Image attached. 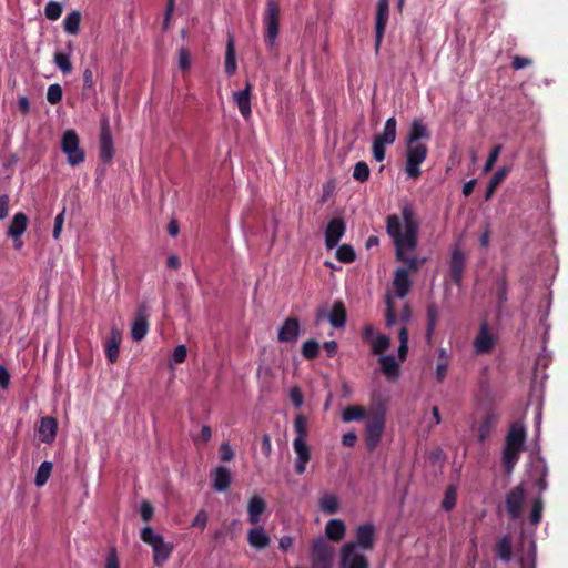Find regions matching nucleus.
<instances>
[{
    "label": "nucleus",
    "instance_id": "3",
    "mask_svg": "<svg viewBox=\"0 0 568 568\" xmlns=\"http://www.w3.org/2000/svg\"><path fill=\"white\" fill-rule=\"evenodd\" d=\"M526 439V429L521 423L511 425L507 438L506 447L504 450V466L508 474H510L519 459V455L524 449Z\"/></svg>",
    "mask_w": 568,
    "mask_h": 568
},
{
    "label": "nucleus",
    "instance_id": "44",
    "mask_svg": "<svg viewBox=\"0 0 568 568\" xmlns=\"http://www.w3.org/2000/svg\"><path fill=\"white\" fill-rule=\"evenodd\" d=\"M353 176L355 180L359 182H365L369 178V168L365 162L356 163L353 172Z\"/></svg>",
    "mask_w": 568,
    "mask_h": 568
},
{
    "label": "nucleus",
    "instance_id": "48",
    "mask_svg": "<svg viewBox=\"0 0 568 568\" xmlns=\"http://www.w3.org/2000/svg\"><path fill=\"white\" fill-rule=\"evenodd\" d=\"M456 504V490L450 487L447 489L445 497L443 499V507L445 510H450L455 507Z\"/></svg>",
    "mask_w": 568,
    "mask_h": 568
},
{
    "label": "nucleus",
    "instance_id": "51",
    "mask_svg": "<svg viewBox=\"0 0 568 568\" xmlns=\"http://www.w3.org/2000/svg\"><path fill=\"white\" fill-rule=\"evenodd\" d=\"M207 520H209L207 514L205 510L202 509V510L197 511L194 520L192 521V526L199 527L201 530H204L207 525Z\"/></svg>",
    "mask_w": 568,
    "mask_h": 568
},
{
    "label": "nucleus",
    "instance_id": "17",
    "mask_svg": "<svg viewBox=\"0 0 568 568\" xmlns=\"http://www.w3.org/2000/svg\"><path fill=\"white\" fill-rule=\"evenodd\" d=\"M495 343L494 334L490 332L488 325L481 324L478 335L474 341V351L476 354L489 353Z\"/></svg>",
    "mask_w": 568,
    "mask_h": 568
},
{
    "label": "nucleus",
    "instance_id": "42",
    "mask_svg": "<svg viewBox=\"0 0 568 568\" xmlns=\"http://www.w3.org/2000/svg\"><path fill=\"white\" fill-rule=\"evenodd\" d=\"M62 13V6L57 1H49L44 8V14L45 17L51 20L55 21L61 17Z\"/></svg>",
    "mask_w": 568,
    "mask_h": 568
},
{
    "label": "nucleus",
    "instance_id": "12",
    "mask_svg": "<svg viewBox=\"0 0 568 568\" xmlns=\"http://www.w3.org/2000/svg\"><path fill=\"white\" fill-rule=\"evenodd\" d=\"M376 529L373 524H363L357 527L355 540H349L346 544H353L359 550L365 552L372 551L375 547Z\"/></svg>",
    "mask_w": 568,
    "mask_h": 568
},
{
    "label": "nucleus",
    "instance_id": "30",
    "mask_svg": "<svg viewBox=\"0 0 568 568\" xmlns=\"http://www.w3.org/2000/svg\"><path fill=\"white\" fill-rule=\"evenodd\" d=\"M394 288L398 297L403 298L409 292L410 280L408 273L404 268H399L395 273Z\"/></svg>",
    "mask_w": 568,
    "mask_h": 568
},
{
    "label": "nucleus",
    "instance_id": "62",
    "mask_svg": "<svg viewBox=\"0 0 568 568\" xmlns=\"http://www.w3.org/2000/svg\"><path fill=\"white\" fill-rule=\"evenodd\" d=\"M9 383H10V374L4 366L0 365V386L2 388H7Z\"/></svg>",
    "mask_w": 568,
    "mask_h": 568
},
{
    "label": "nucleus",
    "instance_id": "2",
    "mask_svg": "<svg viewBox=\"0 0 568 568\" xmlns=\"http://www.w3.org/2000/svg\"><path fill=\"white\" fill-rule=\"evenodd\" d=\"M427 126L418 119L412 121L406 141L405 172L410 179L420 176V164L426 160L428 148L422 140H428Z\"/></svg>",
    "mask_w": 568,
    "mask_h": 568
},
{
    "label": "nucleus",
    "instance_id": "4",
    "mask_svg": "<svg viewBox=\"0 0 568 568\" xmlns=\"http://www.w3.org/2000/svg\"><path fill=\"white\" fill-rule=\"evenodd\" d=\"M140 538L152 548L153 562L158 567L165 564L174 550V545L165 541L164 537L150 526L141 530Z\"/></svg>",
    "mask_w": 568,
    "mask_h": 568
},
{
    "label": "nucleus",
    "instance_id": "10",
    "mask_svg": "<svg viewBox=\"0 0 568 568\" xmlns=\"http://www.w3.org/2000/svg\"><path fill=\"white\" fill-rule=\"evenodd\" d=\"M334 547L324 538H318L311 546L312 568H332Z\"/></svg>",
    "mask_w": 568,
    "mask_h": 568
},
{
    "label": "nucleus",
    "instance_id": "8",
    "mask_svg": "<svg viewBox=\"0 0 568 568\" xmlns=\"http://www.w3.org/2000/svg\"><path fill=\"white\" fill-rule=\"evenodd\" d=\"M280 13V3L276 0H267L263 24L265 27V40L270 47L274 45L278 34Z\"/></svg>",
    "mask_w": 568,
    "mask_h": 568
},
{
    "label": "nucleus",
    "instance_id": "24",
    "mask_svg": "<svg viewBox=\"0 0 568 568\" xmlns=\"http://www.w3.org/2000/svg\"><path fill=\"white\" fill-rule=\"evenodd\" d=\"M224 69L225 73L230 77L234 75L237 70L235 41L231 33L227 34Z\"/></svg>",
    "mask_w": 568,
    "mask_h": 568
},
{
    "label": "nucleus",
    "instance_id": "35",
    "mask_svg": "<svg viewBox=\"0 0 568 568\" xmlns=\"http://www.w3.org/2000/svg\"><path fill=\"white\" fill-rule=\"evenodd\" d=\"M294 432L296 437L294 440H306L308 435V420L303 414H298L294 418Z\"/></svg>",
    "mask_w": 568,
    "mask_h": 568
},
{
    "label": "nucleus",
    "instance_id": "18",
    "mask_svg": "<svg viewBox=\"0 0 568 568\" xmlns=\"http://www.w3.org/2000/svg\"><path fill=\"white\" fill-rule=\"evenodd\" d=\"M345 223L342 219H333L325 231V244L328 248H333L337 245L339 240L345 233Z\"/></svg>",
    "mask_w": 568,
    "mask_h": 568
},
{
    "label": "nucleus",
    "instance_id": "41",
    "mask_svg": "<svg viewBox=\"0 0 568 568\" xmlns=\"http://www.w3.org/2000/svg\"><path fill=\"white\" fill-rule=\"evenodd\" d=\"M336 258L342 263H351L355 260V252L349 245H341L336 250Z\"/></svg>",
    "mask_w": 568,
    "mask_h": 568
},
{
    "label": "nucleus",
    "instance_id": "38",
    "mask_svg": "<svg viewBox=\"0 0 568 568\" xmlns=\"http://www.w3.org/2000/svg\"><path fill=\"white\" fill-rule=\"evenodd\" d=\"M53 465L51 462H43L36 474L34 484L38 487H42L47 484L48 479L51 476Z\"/></svg>",
    "mask_w": 568,
    "mask_h": 568
},
{
    "label": "nucleus",
    "instance_id": "61",
    "mask_svg": "<svg viewBox=\"0 0 568 568\" xmlns=\"http://www.w3.org/2000/svg\"><path fill=\"white\" fill-rule=\"evenodd\" d=\"M357 442V435L353 432L345 433L342 436V444L347 447H353Z\"/></svg>",
    "mask_w": 568,
    "mask_h": 568
},
{
    "label": "nucleus",
    "instance_id": "9",
    "mask_svg": "<svg viewBox=\"0 0 568 568\" xmlns=\"http://www.w3.org/2000/svg\"><path fill=\"white\" fill-rule=\"evenodd\" d=\"M339 568H369L366 552L353 544H343L339 548Z\"/></svg>",
    "mask_w": 568,
    "mask_h": 568
},
{
    "label": "nucleus",
    "instance_id": "34",
    "mask_svg": "<svg viewBox=\"0 0 568 568\" xmlns=\"http://www.w3.org/2000/svg\"><path fill=\"white\" fill-rule=\"evenodd\" d=\"M331 324L336 327H343L346 322V312L342 302H336L329 314Z\"/></svg>",
    "mask_w": 568,
    "mask_h": 568
},
{
    "label": "nucleus",
    "instance_id": "49",
    "mask_svg": "<svg viewBox=\"0 0 568 568\" xmlns=\"http://www.w3.org/2000/svg\"><path fill=\"white\" fill-rule=\"evenodd\" d=\"M509 172L510 168L508 166H503L498 169L490 179L493 186H498L506 179Z\"/></svg>",
    "mask_w": 568,
    "mask_h": 568
},
{
    "label": "nucleus",
    "instance_id": "31",
    "mask_svg": "<svg viewBox=\"0 0 568 568\" xmlns=\"http://www.w3.org/2000/svg\"><path fill=\"white\" fill-rule=\"evenodd\" d=\"M149 331V323L144 313L139 312L131 327V335L134 341H142Z\"/></svg>",
    "mask_w": 568,
    "mask_h": 568
},
{
    "label": "nucleus",
    "instance_id": "56",
    "mask_svg": "<svg viewBox=\"0 0 568 568\" xmlns=\"http://www.w3.org/2000/svg\"><path fill=\"white\" fill-rule=\"evenodd\" d=\"M10 197L7 194L0 195V221H3L9 214Z\"/></svg>",
    "mask_w": 568,
    "mask_h": 568
},
{
    "label": "nucleus",
    "instance_id": "36",
    "mask_svg": "<svg viewBox=\"0 0 568 568\" xmlns=\"http://www.w3.org/2000/svg\"><path fill=\"white\" fill-rule=\"evenodd\" d=\"M320 509L324 514L333 515L339 509V501L335 495L327 494L320 499Z\"/></svg>",
    "mask_w": 568,
    "mask_h": 568
},
{
    "label": "nucleus",
    "instance_id": "40",
    "mask_svg": "<svg viewBox=\"0 0 568 568\" xmlns=\"http://www.w3.org/2000/svg\"><path fill=\"white\" fill-rule=\"evenodd\" d=\"M53 61L57 68L60 69L63 74L71 73L72 64L70 61V55L68 53L61 51L55 52Z\"/></svg>",
    "mask_w": 568,
    "mask_h": 568
},
{
    "label": "nucleus",
    "instance_id": "63",
    "mask_svg": "<svg viewBox=\"0 0 568 568\" xmlns=\"http://www.w3.org/2000/svg\"><path fill=\"white\" fill-rule=\"evenodd\" d=\"M262 452L265 456H270L272 453L271 437L267 434H265L262 438Z\"/></svg>",
    "mask_w": 568,
    "mask_h": 568
},
{
    "label": "nucleus",
    "instance_id": "52",
    "mask_svg": "<svg viewBox=\"0 0 568 568\" xmlns=\"http://www.w3.org/2000/svg\"><path fill=\"white\" fill-rule=\"evenodd\" d=\"M64 213L65 209L60 212L54 220V227H53V237L58 240L60 237V234L62 232L63 223H64Z\"/></svg>",
    "mask_w": 568,
    "mask_h": 568
},
{
    "label": "nucleus",
    "instance_id": "19",
    "mask_svg": "<svg viewBox=\"0 0 568 568\" xmlns=\"http://www.w3.org/2000/svg\"><path fill=\"white\" fill-rule=\"evenodd\" d=\"M58 430L57 420L53 417H42L38 427L39 438L42 443L51 444L54 442Z\"/></svg>",
    "mask_w": 568,
    "mask_h": 568
},
{
    "label": "nucleus",
    "instance_id": "25",
    "mask_svg": "<svg viewBox=\"0 0 568 568\" xmlns=\"http://www.w3.org/2000/svg\"><path fill=\"white\" fill-rule=\"evenodd\" d=\"M231 480V471L224 466H219L212 471V485L217 491H225L230 487Z\"/></svg>",
    "mask_w": 568,
    "mask_h": 568
},
{
    "label": "nucleus",
    "instance_id": "1",
    "mask_svg": "<svg viewBox=\"0 0 568 568\" xmlns=\"http://www.w3.org/2000/svg\"><path fill=\"white\" fill-rule=\"evenodd\" d=\"M386 229L394 241L397 258L407 264L410 270L416 271L419 267L418 261L406 256V253L413 251L417 244L418 226L412 209L406 205L402 210V216L389 215Z\"/></svg>",
    "mask_w": 568,
    "mask_h": 568
},
{
    "label": "nucleus",
    "instance_id": "47",
    "mask_svg": "<svg viewBox=\"0 0 568 568\" xmlns=\"http://www.w3.org/2000/svg\"><path fill=\"white\" fill-rule=\"evenodd\" d=\"M302 354L306 358H314L318 354V344L315 341H306L302 346Z\"/></svg>",
    "mask_w": 568,
    "mask_h": 568
},
{
    "label": "nucleus",
    "instance_id": "13",
    "mask_svg": "<svg viewBox=\"0 0 568 568\" xmlns=\"http://www.w3.org/2000/svg\"><path fill=\"white\" fill-rule=\"evenodd\" d=\"M364 342L371 345L372 353L375 355H383L390 345L388 336L377 333L372 325H365L363 329Z\"/></svg>",
    "mask_w": 568,
    "mask_h": 568
},
{
    "label": "nucleus",
    "instance_id": "46",
    "mask_svg": "<svg viewBox=\"0 0 568 568\" xmlns=\"http://www.w3.org/2000/svg\"><path fill=\"white\" fill-rule=\"evenodd\" d=\"M501 145H496L491 152L489 153L488 155V159L483 168V172L484 173H488L495 165V163L497 162L498 158H499V154H500V151H501Z\"/></svg>",
    "mask_w": 568,
    "mask_h": 568
},
{
    "label": "nucleus",
    "instance_id": "6",
    "mask_svg": "<svg viewBox=\"0 0 568 568\" xmlns=\"http://www.w3.org/2000/svg\"><path fill=\"white\" fill-rule=\"evenodd\" d=\"M61 150L67 156L68 164L71 166H77L85 160V152L80 145V138L73 129L63 132Z\"/></svg>",
    "mask_w": 568,
    "mask_h": 568
},
{
    "label": "nucleus",
    "instance_id": "50",
    "mask_svg": "<svg viewBox=\"0 0 568 568\" xmlns=\"http://www.w3.org/2000/svg\"><path fill=\"white\" fill-rule=\"evenodd\" d=\"M140 515L144 521H150L154 515V508L149 501H143L140 506Z\"/></svg>",
    "mask_w": 568,
    "mask_h": 568
},
{
    "label": "nucleus",
    "instance_id": "16",
    "mask_svg": "<svg viewBox=\"0 0 568 568\" xmlns=\"http://www.w3.org/2000/svg\"><path fill=\"white\" fill-rule=\"evenodd\" d=\"M293 449L296 454L295 470L302 475L306 470V466L311 460V447L307 440H293Z\"/></svg>",
    "mask_w": 568,
    "mask_h": 568
},
{
    "label": "nucleus",
    "instance_id": "11",
    "mask_svg": "<svg viewBox=\"0 0 568 568\" xmlns=\"http://www.w3.org/2000/svg\"><path fill=\"white\" fill-rule=\"evenodd\" d=\"M385 427V415L382 410L371 412L366 423V445L369 450L375 449Z\"/></svg>",
    "mask_w": 568,
    "mask_h": 568
},
{
    "label": "nucleus",
    "instance_id": "26",
    "mask_svg": "<svg viewBox=\"0 0 568 568\" xmlns=\"http://www.w3.org/2000/svg\"><path fill=\"white\" fill-rule=\"evenodd\" d=\"M346 534V527L342 519H331L325 526L326 537L334 542L341 541Z\"/></svg>",
    "mask_w": 568,
    "mask_h": 568
},
{
    "label": "nucleus",
    "instance_id": "15",
    "mask_svg": "<svg viewBox=\"0 0 568 568\" xmlns=\"http://www.w3.org/2000/svg\"><path fill=\"white\" fill-rule=\"evenodd\" d=\"M388 22V0H379L376 8L375 49L379 50Z\"/></svg>",
    "mask_w": 568,
    "mask_h": 568
},
{
    "label": "nucleus",
    "instance_id": "37",
    "mask_svg": "<svg viewBox=\"0 0 568 568\" xmlns=\"http://www.w3.org/2000/svg\"><path fill=\"white\" fill-rule=\"evenodd\" d=\"M81 13L77 10L67 14L63 21L64 31L69 34H78L80 30Z\"/></svg>",
    "mask_w": 568,
    "mask_h": 568
},
{
    "label": "nucleus",
    "instance_id": "5",
    "mask_svg": "<svg viewBox=\"0 0 568 568\" xmlns=\"http://www.w3.org/2000/svg\"><path fill=\"white\" fill-rule=\"evenodd\" d=\"M398 341H399V346H398V351H397L398 361H396L392 354L381 355L378 358L382 372L390 381H395L398 378L399 372H400L399 363L404 362L407 357L408 332L405 326H402V328L398 332Z\"/></svg>",
    "mask_w": 568,
    "mask_h": 568
},
{
    "label": "nucleus",
    "instance_id": "21",
    "mask_svg": "<svg viewBox=\"0 0 568 568\" xmlns=\"http://www.w3.org/2000/svg\"><path fill=\"white\" fill-rule=\"evenodd\" d=\"M121 341V331L115 326L111 327L110 337L104 343L105 355L110 363H115L118 361Z\"/></svg>",
    "mask_w": 568,
    "mask_h": 568
},
{
    "label": "nucleus",
    "instance_id": "22",
    "mask_svg": "<svg viewBox=\"0 0 568 568\" xmlns=\"http://www.w3.org/2000/svg\"><path fill=\"white\" fill-rule=\"evenodd\" d=\"M265 500L258 495L252 496L247 504L248 521L252 525H257L261 521V515L265 511Z\"/></svg>",
    "mask_w": 568,
    "mask_h": 568
},
{
    "label": "nucleus",
    "instance_id": "28",
    "mask_svg": "<svg viewBox=\"0 0 568 568\" xmlns=\"http://www.w3.org/2000/svg\"><path fill=\"white\" fill-rule=\"evenodd\" d=\"M28 222V216L24 213H16L9 224L8 235L10 237H21L27 230Z\"/></svg>",
    "mask_w": 568,
    "mask_h": 568
},
{
    "label": "nucleus",
    "instance_id": "45",
    "mask_svg": "<svg viewBox=\"0 0 568 568\" xmlns=\"http://www.w3.org/2000/svg\"><path fill=\"white\" fill-rule=\"evenodd\" d=\"M542 513V503L540 498H535L532 500L530 521L532 525H538L541 519Z\"/></svg>",
    "mask_w": 568,
    "mask_h": 568
},
{
    "label": "nucleus",
    "instance_id": "64",
    "mask_svg": "<svg viewBox=\"0 0 568 568\" xmlns=\"http://www.w3.org/2000/svg\"><path fill=\"white\" fill-rule=\"evenodd\" d=\"M447 365L445 363H439L436 366V377L439 382H442L446 377Z\"/></svg>",
    "mask_w": 568,
    "mask_h": 568
},
{
    "label": "nucleus",
    "instance_id": "14",
    "mask_svg": "<svg viewBox=\"0 0 568 568\" xmlns=\"http://www.w3.org/2000/svg\"><path fill=\"white\" fill-rule=\"evenodd\" d=\"M526 498L524 485L514 487L506 496V508L511 519H517L521 514V508Z\"/></svg>",
    "mask_w": 568,
    "mask_h": 568
},
{
    "label": "nucleus",
    "instance_id": "32",
    "mask_svg": "<svg viewBox=\"0 0 568 568\" xmlns=\"http://www.w3.org/2000/svg\"><path fill=\"white\" fill-rule=\"evenodd\" d=\"M368 416L366 409L363 406L351 405L342 412V420L344 423H351L354 420H362Z\"/></svg>",
    "mask_w": 568,
    "mask_h": 568
},
{
    "label": "nucleus",
    "instance_id": "7",
    "mask_svg": "<svg viewBox=\"0 0 568 568\" xmlns=\"http://www.w3.org/2000/svg\"><path fill=\"white\" fill-rule=\"evenodd\" d=\"M397 135V121L394 116L386 120L383 132L373 139V156L377 162L385 159V148L395 142Z\"/></svg>",
    "mask_w": 568,
    "mask_h": 568
},
{
    "label": "nucleus",
    "instance_id": "23",
    "mask_svg": "<svg viewBox=\"0 0 568 568\" xmlns=\"http://www.w3.org/2000/svg\"><path fill=\"white\" fill-rule=\"evenodd\" d=\"M113 140L108 125L102 126L100 134V156L104 162H110L113 158Z\"/></svg>",
    "mask_w": 568,
    "mask_h": 568
},
{
    "label": "nucleus",
    "instance_id": "20",
    "mask_svg": "<svg viewBox=\"0 0 568 568\" xmlns=\"http://www.w3.org/2000/svg\"><path fill=\"white\" fill-rule=\"evenodd\" d=\"M251 84L247 83L243 90L233 93V100L237 105V109L244 119L251 118Z\"/></svg>",
    "mask_w": 568,
    "mask_h": 568
},
{
    "label": "nucleus",
    "instance_id": "39",
    "mask_svg": "<svg viewBox=\"0 0 568 568\" xmlns=\"http://www.w3.org/2000/svg\"><path fill=\"white\" fill-rule=\"evenodd\" d=\"M497 556L504 560L509 561L511 558L513 547L508 537L500 538L496 544Z\"/></svg>",
    "mask_w": 568,
    "mask_h": 568
},
{
    "label": "nucleus",
    "instance_id": "33",
    "mask_svg": "<svg viewBox=\"0 0 568 568\" xmlns=\"http://www.w3.org/2000/svg\"><path fill=\"white\" fill-rule=\"evenodd\" d=\"M464 262H465V256L462 253V251L458 248L454 250L452 260H450V270H452L453 277L456 282H459L462 278Z\"/></svg>",
    "mask_w": 568,
    "mask_h": 568
},
{
    "label": "nucleus",
    "instance_id": "43",
    "mask_svg": "<svg viewBox=\"0 0 568 568\" xmlns=\"http://www.w3.org/2000/svg\"><path fill=\"white\" fill-rule=\"evenodd\" d=\"M62 94L63 92L60 84H51L47 90V100L50 104H57L62 100Z\"/></svg>",
    "mask_w": 568,
    "mask_h": 568
},
{
    "label": "nucleus",
    "instance_id": "57",
    "mask_svg": "<svg viewBox=\"0 0 568 568\" xmlns=\"http://www.w3.org/2000/svg\"><path fill=\"white\" fill-rule=\"evenodd\" d=\"M191 64L190 54L186 49L182 48L179 51V65L181 69L186 70Z\"/></svg>",
    "mask_w": 568,
    "mask_h": 568
},
{
    "label": "nucleus",
    "instance_id": "55",
    "mask_svg": "<svg viewBox=\"0 0 568 568\" xmlns=\"http://www.w3.org/2000/svg\"><path fill=\"white\" fill-rule=\"evenodd\" d=\"M290 398L295 407H301L303 404V394L300 387L294 386L290 389Z\"/></svg>",
    "mask_w": 568,
    "mask_h": 568
},
{
    "label": "nucleus",
    "instance_id": "27",
    "mask_svg": "<svg viewBox=\"0 0 568 568\" xmlns=\"http://www.w3.org/2000/svg\"><path fill=\"white\" fill-rule=\"evenodd\" d=\"M300 332L298 322L295 318H288L284 322L278 332V341L293 343L297 339Z\"/></svg>",
    "mask_w": 568,
    "mask_h": 568
},
{
    "label": "nucleus",
    "instance_id": "53",
    "mask_svg": "<svg viewBox=\"0 0 568 568\" xmlns=\"http://www.w3.org/2000/svg\"><path fill=\"white\" fill-rule=\"evenodd\" d=\"M187 351L185 345H178L172 354V358L176 364L183 363L186 359Z\"/></svg>",
    "mask_w": 568,
    "mask_h": 568
},
{
    "label": "nucleus",
    "instance_id": "29",
    "mask_svg": "<svg viewBox=\"0 0 568 568\" xmlns=\"http://www.w3.org/2000/svg\"><path fill=\"white\" fill-rule=\"evenodd\" d=\"M247 539L250 545L256 549L266 548L271 541L265 530L260 526H256L248 531Z\"/></svg>",
    "mask_w": 568,
    "mask_h": 568
},
{
    "label": "nucleus",
    "instance_id": "60",
    "mask_svg": "<svg viewBox=\"0 0 568 568\" xmlns=\"http://www.w3.org/2000/svg\"><path fill=\"white\" fill-rule=\"evenodd\" d=\"M105 568H120L119 559L114 549H112L106 557Z\"/></svg>",
    "mask_w": 568,
    "mask_h": 568
},
{
    "label": "nucleus",
    "instance_id": "54",
    "mask_svg": "<svg viewBox=\"0 0 568 568\" xmlns=\"http://www.w3.org/2000/svg\"><path fill=\"white\" fill-rule=\"evenodd\" d=\"M234 457V452L229 443H222L220 445V458L223 462H230Z\"/></svg>",
    "mask_w": 568,
    "mask_h": 568
},
{
    "label": "nucleus",
    "instance_id": "58",
    "mask_svg": "<svg viewBox=\"0 0 568 568\" xmlns=\"http://www.w3.org/2000/svg\"><path fill=\"white\" fill-rule=\"evenodd\" d=\"M530 64H531V60L528 59V58H525V57L516 55L513 59V67L516 70L524 69V68H526V67H528Z\"/></svg>",
    "mask_w": 568,
    "mask_h": 568
},
{
    "label": "nucleus",
    "instance_id": "59",
    "mask_svg": "<svg viewBox=\"0 0 568 568\" xmlns=\"http://www.w3.org/2000/svg\"><path fill=\"white\" fill-rule=\"evenodd\" d=\"M396 323V316L390 298H387L386 325L393 326Z\"/></svg>",
    "mask_w": 568,
    "mask_h": 568
}]
</instances>
